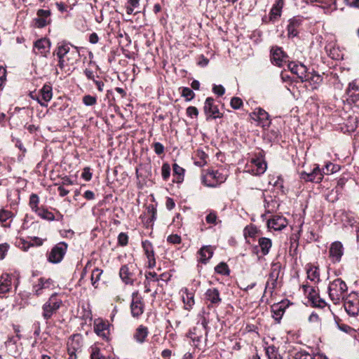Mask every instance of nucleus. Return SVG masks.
<instances>
[{
  "label": "nucleus",
  "instance_id": "1",
  "mask_svg": "<svg viewBox=\"0 0 359 359\" xmlns=\"http://www.w3.org/2000/svg\"><path fill=\"white\" fill-rule=\"evenodd\" d=\"M267 164L264 158L262 151L250 158L245 165V172L253 175H260L265 172Z\"/></svg>",
  "mask_w": 359,
  "mask_h": 359
},
{
  "label": "nucleus",
  "instance_id": "2",
  "mask_svg": "<svg viewBox=\"0 0 359 359\" xmlns=\"http://www.w3.org/2000/svg\"><path fill=\"white\" fill-rule=\"evenodd\" d=\"M346 290L347 286L345 282L340 278H337L329 285V297L334 304H337L344 299V294Z\"/></svg>",
  "mask_w": 359,
  "mask_h": 359
},
{
  "label": "nucleus",
  "instance_id": "3",
  "mask_svg": "<svg viewBox=\"0 0 359 359\" xmlns=\"http://www.w3.org/2000/svg\"><path fill=\"white\" fill-rule=\"evenodd\" d=\"M62 304V299L55 293L52 294L48 301L42 306V316L48 321L57 313Z\"/></svg>",
  "mask_w": 359,
  "mask_h": 359
},
{
  "label": "nucleus",
  "instance_id": "4",
  "mask_svg": "<svg viewBox=\"0 0 359 359\" xmlns=\"http://www.w3.org/2000/svg\"><path fill=\"white\" fill-rule=\"evenodd\" d=\"M226 176L218 172L217 170H209L202 178L203 183L210 187H215L224 182Z\"/></svg>",
  "mask_w": 359,
  "mask_h": 359
},
{
  "label": "nucleus",
  "instance_id": "5",
  "mask_svg": "<svg viewBox=\"0 0 359 359\" xmlns=\"http://www.w3.org/2000/svg\"><path fill=\"white\" fill-rule=\"evenodd\" d=\"M204 334L207 335L204 328H198L196 326L189 331L187 337L190 339V344L192 346L201 349L203 342L206 341V338H204Z\"/></svg>",
  "mask_w": 359,
  "mask_h": 359
},
{
  "label": "nucleus",
  "instance_id": "6",
  "mask_svg": "<svg viewBox=\"0 0 359 359\" xmlns=\"http://www.w3.org/2000/svg\"><path fill=\"white\" fill-rule=\"evenodd\" d=\"M67 244L65 242L57 243L48 255V262L53 264L60 263L67 252Z\"/></svg>",
  "mask_w": 359,
  "mask_h": 359
},
{
  "label": "nucleus",
  "instance_id": "7",
  "mask_svg": "<svg viewBox=\"0 0 359 359\" xmlns=\"http://www.w3.org/2000/svg\"><path fill=\"white\" fill-rule=\"evenodd\" d=\"M251 118L255 121L257 126L263 129L268 128L271 125V119L268 112L264 109L257 107L250 114Z\"/></svg>",
  "mask_w": 359,
  "mask_h": 359
},
{
  "label": "nucleus",
  "instance_id": "8",
  "mask_svg": "<svg viewBox=\"0 0 359 359\" xmlns=\"http://www.w3.org/2000/svg\"><path fill=\"white\" fill-rule=\"evenodd\" d=\"M137 266L133 264L123 265L119 271V276L126 285H133L135 280Z\"/></svg>",
  "mask_w": 359,
  "mask_h": 359
},
{
  "label": "nucleus",
  "instance_id": "9",
  "mask_svg": "<svg viewBox=\"0 0 359 359\" xmlns=\"http://www.w3.org/2000/svg\"><path fill=\"white\" fill-rule=\"evenodd\" d=\"M131 314L135 318L140 316L144 310V304L139 292H134L132 294V302L130 303Z\"/></svg>",
  "mask_w": 359,
  "mask_h": 359
},
{
  "label": "nucleus",
  "instance_id": "10",
  "mask_svg": "<svg viewBox=\"0 0 359 359\" xmlns=\"http://www.w3.org/2000/svg\"><path fill=\"white\" fill-rule=\"evenodd\" d=\"M205 299L208 302V308L217 307L222 301L219 290L216 287H210L205 292Z\"/></svg>",
  "mask_w": 359,
  "mask_h": 359
},
{
  "label": "nucleus",
  "instance_id": "11",
  "mask_svg": "<svg viewBox=\"0 0 359 359\" xmlns=\"http://www.w3.org/2000/svg\"><path fill=\"white\" fill-rule=\"evenodd\" d=\"M51 12L50 10L39 9L36 12V16L33 20L34 26L37 28H43L52 22Z\"/></svg>",
  "mask_w": 359,
  "mask_h": 359
},
{
  "label": "nucleus",
  "instance_id": "12",
  "mask_svg": "<svg viewBox=\"0 0 359 359\" xmlns=\"http://www.w3.org/2000/svg\"><path fill=\"white\" fill-rule=\"evenodd\" d=\"M346 311L350 316H355L359 312V300L356 294H350L344 301Z\"/></svg>",
  "mask_w": 359,
  "mask_h": 359
},
{
  "label": "nucleus",
  "instance_id": "13",
  "mask_svg": "<svg viewBox=\"0 0 359 359\" xmlns=\"http://www.w3.org/2000/svg\"><path fill=\"white\" fill-rule=\"evenodd\" d=\"M50 46L51 43L48 39L42 38L35 41L34 51L36 54L46 57L50 52Z\"/></svg>",
  "mask_w": 359,
  "mask_h": 359
},
{
  "label": "nucleus",
  "instance_id": "14",
  "mask_svg": "<svg viewBox=\"0 0 359 359\" xmlns=\"http://www.w3.org/2000/svg\"><path fill=\"white\" fill-rule=\"evenodd\" d=\"M287 67L290 72L297 75L302 81H304V79H306L308 72L307 67L304 65L302 63H297L295 62H290L287 64Z\"/></svg>",
  "mask_w": 359,
  "mask_h": 359
},
{
  "label": "nucleus",
  "instance_id": "15",
  "mask_svg": "<svg viewBox=\"0 0 359 359\" xmlns=\"http://www.w3.org/2000/svg\"><path fill=\"white\" fill-rule=\"evenodd\" d=\"M204 111L208 118H217L221 117V114L212 97H208L204 104Z\"/></svg>",
  "mask_w": 359,
  "mask_h": 359
},
{
  "label": "nucleus",
  "instance_id": "16",
  "mask_svg": "<svg viewBox=\"0 0 359 359\" xmlns=\"http://www.w3.org/2000/svg\"><path fill=\"white\" fill-rule=\"evenodd\" d=\"M330 257L333 262H339L344 254V247L341 242L335 241L330 245Z\"/></svg>",
  "mask_w": 359,
  "mask_h": 359
},
{
  "label": "nucleus",
  "instance_id": "17",
  "mask_svg": "<svg viewBox=\"0 0 359 359\" xmlns=\"http://www.w3.org/2000/svg\"><path fill=\"white\" fill-rule=\"evenodd\" d=\"M142 245L148 261V267L151 269L156 266V259L154 257V248L151 242L146 240L142 241Z\"/></svg>",
  "mask_w": 359,
  "mask_h": 359
},
{
  "label": "nucleus",
  "instance_id": "18",
  "mask_svg": "<svg viewBox=\"0 0 359 359\" xmlns=\"http://www.w3.org/2000/svg\"><path fill=\"white\" fill-rule=\"evenodd\" d=\"M323 173L318 166L313 168L311 172H303L301 173V178L307 182L319 183L322 181Z\"/></svg>",
  "mask_w": 359,
  "mask_h": 359
},
{
  "label": "nucleus",
  "instance_id": "19",
  "mask_svg": "<svg viewBox=\"0 0 359 359\" xmlns=\"http://www.w3.org/2000/svg\"><path fill=\"white\" fill-rule=\"evenodd\" d=\"M287 225V219L279 215H275L269 219L267 222V226L269 229H273L275 231H281Z\"/></svg>",
  "mask_w": 359,
  "mask_h": 359
},
{
  "label": "nucleus",
  "instance_id": "20",
  "mask_svg": "<svg viewBox=\"0 0 359 359\" xmlns=\"http://www.w3.org/2000/svg\"><path fill=\"white\" fill-rule=\"evenodd\" d=\"M53 282L50 278H41L38 282L33 285V292L36 296H39L43 293L46 289H49L53 286Z\"/></svg>",
  "mask_w": 359,
  "mask_h": 359
},
{
  "label": "nucleus",
  "instance_id": "21",
  "mask_svg": "<svg viewBox=\"0 0 359 359\" xmlns=\"http://www.w3.org/2000/svg\"><path fill=\"white\" fill-rule=\"evenodd\" d=\"M182 300L184 303V309L187 311L192 309L195 304L194 294L184 287L180 290Z\"/></svg>",
  "mask_w": 359,
  "mask_h": 359
},
{
  "label": "nucleus",
  "instance_id": "22",
  "mask_svg": "<svg viewBox=\"0 0 359 359\" xmlns=\"http://www.w3.org/2000/svg\"><path fill=\"white\" fill-rule=\"evenodd\" d=\"M70 44L67 43H62L58 45L57 49L55 50V54L58 58L67 59V57H69L68 54L71 55H74L79 54V52L76 51H70Z\"/></svg>",
  "mask_w": 359,
  "mask_h": 359
},
{
  "label": "nucleus",
  "instance_id": "23",
  "mask_svg": "<svg viewBox=\"0 0 359 359\" xmlns=\"http://www.w3.org/2000/svg\"><path fill=\"white\" fill-rule=\"evenodd\" d=\"M286 56L280 48H273L271 50V62L275 65L281 67L285 62Z\"/></svg>",
  "mask_w": 359,
  "mask_h": 359
},
{
  "label": "nucleus",
  "instance_id": "24",
  "mask_svg": "<svg viewBox=\"0 0 359 359\" xmlns=\"http://www.w3.org/2000/svg\"><path fill=\"white\" fill-rule=\"evenodd\" d=\"M159 278L155 272H148L145 273L144 292L149 293L151 290L154 285L158 282Z\"/></svg>",
  "mask_w": 359,
  "mask_h": 359
},
{
  "label": "nucleus",
  "instance_id": "25",
  "mask_svg": "<svg viewBox=\"0 0 359 359\" xmlns=\"http://www.w3.org/2000/svg\"><path fill=\"white\" fill-rule=\"evenodd\" d=\"M108 327H109L108 323H107L102 320H97L95 322V325H94L95 332L98 336H100L104 339L107 338L108 334L109 333Z\"/></svg>",
  "mask_w": 359,
  "mask_h": 359
},
{
  "label": "nucleus",
  "instance_id": "26",
  "mask_svg": "<svg viewBox=\"0 0 359 359\" xmlns=\"http://www.w3.org/2000/svg\"><path fill=\"white\" fill-rule=\"evenodd\" d=\"M213 250H214L211 245H205L202 247L198 252V261L206 264L208 261L212 257Z\"/></svg>",
  "mask_w": 359,
  "mask_h": 359
},
{
  "label": "nucleus",
  "instance_id": "27",
  "mask_svg": "<svg viewBox=\"0 0 359 359\" xmlns=\"http://www.w3.org/2000/svg\"><path fill=\"white\" fill-rule=\"evenodd\" d=\"M302 24V20L299 18H293L289 22L287 25V32L289 37H294L298 34V28Z\"/></svg>",
  "mask_w": 359,
  "mask_h": 359
},
{
  "label": "nucleus",
  "instance_id": "28",
  "mask_svg": "<svg viewBox=\"0 0 359 359\" xmlns=\"http://www.w3.org/2000/svg\"><path fill=\"white\" fill-rule=\"evenodd\" d=\"M16 343L17 339L14 337H10L5 343L8 353L14 357H17L20 353Z\"/></svg>",
  "mask_w": 359,
  "mask_h": 359
},
{
  "label": "nucleus",
  "instance_id": "29",
  "mask_svg": "<svg viewBox=\"0 0 359 359\" xmlns=\"http://www.w3.org/2000/svg\"><path fill=\"white\" fill-rule=\"evenodd\" d=\"M11 276L5 273L0 277V294H5L11 289Z\"/></svg>",
  "mask_w": 359,
  "mask_h": 359
},
{
  "label": "nucleus",
  "instance_id": "30",
  "mask_svg": "<svg viewBox=\"0 0 359 359\" xmlns=\"http://www.w3.org/2000/svg\"><path fill=\"white\" fill-rule=\"evenodd\" d=\"M148 334V328L144 325H140L137 328L133 337L137 342L142 344L145 341V339L147 337Z\"/></svg>",
  "mask_w": 359,
  "mask_h": 359
},
{
  "label": "nucleus",
  "instance_id": "31",
  "mask_svg": "<svg viewBox=\"0 0 359 359\" xmlns=\"http://www.w3.org/2000/svg\"><path fill=\"white\" fill-rule=\"evenodd\" d=\"M307 278L314 283H318L320 279L319 269L313 265H308L306 267Z\"/></svg>",
  "mask_w": 359,
  "mask_h": 359
},
{
  "label": "nucleus",
  "instance_id": "32",
  "mask_svg": "<svg viewBox=\"0 0 359 359\" xmlns=\"http://www.w3.org/2000/svg\"><path fill=\"white\" fill-rule=\"evenodd\" d=\"M258 245L260 248L262 255L265 256L269 253V251L272 247V241L269 238L262 237L258 240Z\"/></svg>",
  "mask_w": 359,
  "mask_h": 359
},
{
  "label": "nucleus",
  "instance_id": "33",
  "mask_svg": "<svg viewBox=\"0 0 359 359\" xmlns=\"http://www.w3.org/2000/svg\"><path fill=\"white\" fill-rule=\"evenodd\" d=\"M323 81L322 76L313 73H307L306 79H304V81L309 82L310 85L312 86L313 89H316L319 87L320 84Z\"/></svg>",
  "mask_w": 359,
  "mask_h": 359
},
{
  "label": "nucleus",
  "instance_id": "34",
  "mask_svg": "<svg viewBox=\"0 0 359 359\" xmlns=\"http://www.w3.org/2000/svg\"><path fill=\"white\" fill-rule=\"evenodd\" d=\"M283 6V0H276L270 11V20H276L281 15V10Z\"/></svg>",
  "mask_w": 359,
  "mask_h": 359
},
{
  "label": "nucleus",
  "instance_id": "35",
  "mask_svg": "<svg viewBox=\"0 0 359 359\" xmlns=\"http://www.w3.org/2000/svg\"><path fill=\"white\" fill-rule=\"evenodd\" d=\"M302 289L304 294L311 302L313 300L317 299L319 294L316 287L305 284L302 285Z\"/></svg>",
  "mask_w": 359,
  "mask_h": 359
},
{
  "label": "nucleus",
  "instance_id": "36",
  "mask_svg": "<svg viewBox=\"0 0 359 359\" xmlns=\"http://www.w3.org/2000/svg\"><path fill=\"white\" fill-rule=\"evenodd\" d=\"M278 275V273H275V271H272L270 273L269 277L266 283L265 292H266V290H269L271 292V293H272L273 290L276 286Z\"/></svg>",
  "mask_w": 359,
  "mask_h": 359
},
{
  "label": "nucleus",
  "instance_id": "37",
  "mask_svg": "<svg viewBox=\"0 0 359 359\" xmlns=\"http://www.w3.org/2000/svg\"><path fill=\"white\" fill-rule=\"evenodd\" d=\"M41 99L45 102H49L53 97L52 87L49 84H45L40 90Z\"/></svg>",
  "mask_w": 359,
  "mask_h": 359
},
{
  "label": "nucleus",
  "instance_id": "38",
  "mask_svg": "<svg viewBox=\"0 0 359 359\" xmlns=\"http://www.w3.org/2000/svg\"><path fill=\"white\" fill-rule=\"evenodd\" d=\"M196 157L198 158L194 161V164L199 167H203L207 163V154L202 150L198 149L196 151Z\"/></svg>",
  "mask_w": 359,
  "mask_h": 359
},
{
  "label": "nucleus",
  "instance_id": "39",
  "mask_svg": "<svg viewBox=\"0 0 359 359\" xmlns=\"http://www.w3.org/2000/svg\"><path fill=\"white\" fill-rule=\"evenodd\" d=\"M36 214L43 219H46L48 221H53L55 219V217L53 212L48 211L46 209H40Z\"/></svg>",
  "mask_w": 359,
  "mask_h": 359
},
{
  "label": "nucleus",
  "instance_id": "40",
  "mask_svg": "<svg viewBox=\"0 0 359 359\" xmlns=\"http://www.w3.org/2000/svg\"><path fill=\"white\" fill-rule=\"evenodd\" d=\"M359 90V81L354 80L349 83L348 88L346 90V93L349 97H353L354 93Z\"/></svg>",
  "mask_w": 359,
  "mask_h": 359
},
{
  "label": "nucleus",
  "instance_id": "41",
  "mask_svg": "<svg viewBox=\"0 0 359 359\" xmlns=\"http://www.w3.org/2000/svg\"><path fill=\"white\" fill-rule=\"evenodd\" d=\"M39 203V196L35 194H32L29 198V206L32 211L35 212L36 213L41 209L38 208Z\"/></svg>",
  "mask_w": 359,
  "mask_h": 359
},
{
  "label": "nucleus",
  "instance_id": "42",
  "mask_svg": "<svg viewBox=\"0 0 359 359\" xmlns=\"http://www.w3.org/2000/svg\"><path fill=\"white\" fill-rule=\"evenodd\" d=\"M126 13L131 15L134 13V10L140 6V0H127Z\"/></svg>",
  "mask_w": 359,
  "mask_h": 359
},
{
  "label": "nucleus",
  "instance_id": "43",
  "mask_svg": "<svg viewBox=\"0 0 359 359\" xmlns=\"http://www.w3.org/2000/svg\"><path fill=\"white\" fill-rule=\"evenodd\" d=\"M102 273V270L95 268L93 270L92 274H91V283L95 287H97V285H95L100 279V276Z\"/></svg>",
  "mask_w": 359,
  "mask_h": 359
},
{
  "label": "nucleus",
  "instance_id": "44",
  "mask_svg": "<svg viewBox=\"0 0 359 359\" xmlns=\"http://www.w3.org/2000/svg\"><path fill=\"white\" fill-rule=\"evenodd\" d=\"M216 273L222 275H229V269L228 265L224 262H221L215 268Z\"/></svg>",
  "mask_w": 359,
  "mask_h": 359
},
{
  "label": "nucleus",
  "instance_id": "45",
  "mask_svg": "<svg viewBox=\"0 0 359 359\" xmlns=\"http://www.w3.org/2000/svg\"><path fill=\"white\" fill-rule=\"evenodd\" d=\"M339 170L338 165L333 164L332 163H327L325 167L323 168L322 172L325 175H329L330 173H334Z\"/></svg>",
  "mask_w": 359,
  "mask_h": 359
},
{
  "label": "nucleus",
  "instance_id": "46",
  "mask_svg": "<svg viewBox=\"0 0 359 359\" xmlns=\"http://www.w3.org/2000/svg\"><path fill=\"white\" fill-rule=\"evenodd\" d=\"M147 215L148 217L147 222H153L156 219V210L154 205H151L147 208Z\"/></svg>",
  "mask_w": 359,
  "mask_h": 359
},
{
  "label": "nucleus",
  "instance_id": "47",
  "mask_svg": "<svg viewBox=\"0 0 359 359\" xmlns=\"http://www.w3.org/2000/svg\"><path fill=\"white\" fill-rule=\"evenodd\" d=\"M172 167L174 175H177V182H181L184 177V169L177 163H174Z\"/></svg>",
  "mask_w": 359,
  "mask_h": 359
},
{
  "label": "nucleus",
  "instance_id": "48",
  "mask_svg": "<svg viewBox=\"0 0 359 359\" xmlns=\"http://www.w3.org/2000/svg\"><path fill=\"white\" fill-rule=\"evenodd\" d=\"M194 93L193 90L187 87H184L182 90V96L185 97L187 101H190L194 97Z\"/></svg>",
  "mask_w": 359,
  "mask_h": 359
},
{
  "label": "nucleus",
  "instance_id": "49",
  "mask_svg": "<svg viewBox=\"0 0 359 359\" xmlns=\"http://www.w3.org/2000/svg\"><path fill=\"white\" fill-rule=\"evenodd\" d=\"M83 102L86 106H93L96 104L97 98L95 96L86 95L83 97Z\"/></svg>",
  "mask_w": 359,
  "mask_h": 359
},
{
  "label": "nucleus",
  "instance_id": "50",
  "mask_svg": "<svg viewBox=\"0 0 359 359\" xmlns=\"http://www.w3.org/2000/svg\"><path fill=\"white\" fill-rule=\"evenodd\" d=\"M257 233V229L254 226H248L244 229V236L245 237H255Z\"/></svg>",
  "mask_w": 359,
  "mask_h": 359
},
{
  "label": "nucleus",
  "instance_id": "51",
  "mask_svg": "<svg viewBox=\"0 0 359 359\" xmlns=\"http://www.w3.org/2000/svg\"><path fill=\"white\" fill-rule=\"evenodd\" d=\"M161 175L164 180H167L170 175V167L168 163H163L161 168Z\"/></svg>",
  "mask_w": 359,
  "mask_h": 359
},
{
  "label": "nucleus",
  "instance_id": "52",
  "mask_svg": "<svg viewBox=\"0 0 359 359\" xmlns=\"http://www.w3.org/2000/svg\"><path fill=\"white\" fill-rule=\"evenodd\" d=\"M205 221L209 224L216 225L217 223V214L213 211L210 212L205 217Z\"/></svg>",
  "mask_w": 359,
  "mask_h": 359
},
{
  "label": "nucleus",
  "instance_id": "53",
  "mask_svg": "<svg viewBox=\"0 0 359 359\" xmlns=\"http://www.w3.org/2000/svg\"><path fill=\"white\" fill-rule=\"evenodd\" d=\"M266 353L269 359H271L280 355L278 353L276 348L273 346H270L266 348Z\"/></svg>",
  "mask_w": 359,
  "mask_h": 359
},
{
  "label": "nucleus",
  "instance_id": "54",
  "mask_svg": "<svg viewBox=\"0 0 359 359\" xmlns=\"http://www.w3.org/2000/svg\"><path fill=\"white\" fill-rule=\"evenodd\" d=\"M337 327L339 328V330H340L341 331H342L345 333H348L349 334H353L355 332V330L354 329H353L352 327H351L350 326H348L346 324L337 323Z\"/></svg>",
  "mask_w": 359,
  "mask_h": 359
},
{
  "label": "nucleus",
  "instance_id": "55",
  "mask_svg": "<svg viewBox=\"0 0 359 359\" xmlns=\"http://www.w3.org/2000/svg\"><path fill=\"white\" fill-rule=\"evenodd\" d=\"M13 214L11 212L6 210H0V222H6L9 218L12 217Z\"/></svg>",
  "mask_w": 359,
  "mask_h": 359
},
{
  "label": "nucleus",
  "instance_id": "56",
  "mask_svg": "<svg viewBox=\"0 0 359 359\" xmlns=\"http://www.w3.org/2000/svg\"><path fill=\"white\" fill-rule=\"evenodd\" d=\"M242 104V100L238 97H233L231 100V106L235 109H239Z\"/></svg>",
  "mask_w": 359,
  "mask_h": 359
},
{
  "label": "nucleus",
  "instance_id": "57",
  "mask_svg": "<svg viewBox=\"0 0 359 359\" xmlns=\"http://www.w3.org/2000/svg\"><path fill=\"white\" fill-rule=\"evenodd\" d=\"M181 241V237L177 234H172L167 238V241L172 244H180Z\"/></svg>",
  "mask_w": 359,
  "mask_h": 359
},
{
  "label": "nucleus",
  "instance_id": "58",
  "mask_svg": "<svg viewBox=\"0 0 359 359\" xmlns=\"http://www.w3.org/2000/svg\"><path fill=\"white\" fill-rule=\"evenodd\" d=\"M6 79V70L4 67L0 66V89H1L2 87L4 86V85L5 84Z\"/></svg>",
  "mask_w": 359,
  "mask_h": 359
},
{
  "label": "nucleus",
  "instance_id": "59",
  "mask_svg": "<svg viewBox=\"0 0 359 359\" xmlns=\"http://www.w3.org/2000/svg\"><path fill=\"white\" fill-rule=\"evenodd\" d=\"M118 242L122 246L126 245L128 244V235L126 233H119V235L118 236Z\"/></svg>",
  "mask_w": 359,
  "mask_h": 359
},
{
  "label": "nucleus",
  "instance_id": "60",
  "mask_svg": "<svg viewBox=\"0 0 359 359\" xmlns=\"http://www.w3.org/2000/svg\"><path fill=\"white\" fill-rule=\"evenodd\" d=\"M187 114L191 118H196L198 114V111L196 107L191 106L187 109Z\"/></svg>",
  "mask_w": 359,
  "mask_h": 359
},
{
  "label": "nucleus",
  "instance_id": "61",
  "mask_svg": "<svg viewBox=\"0 0 359 359\" xmlns=\"http://www.w3.org/2000/svg\"><path fill=\"white\" fill-rule=\"evenodd\" d=\"M90 358L91 359H105V357L100 353V351L97 348H93Z\"/></svg>",
  "mask_w": 359,
  "mask_h": 359
},
{
  "label": "nucleus",
  "instance_id": "62",
  "mask_svg": "<svg viewBox=\"0 0 359 359\" xmlns=\"http://www.w3.org/2000/svg\"><path fill=\"white\" fill-rule=\"evenodd\" d=\"M212 91L219 96H222L224 94L225 89L222 85H214Z\"/></svg>",
  "mask_w": 359,
  "mask_h": 359
},
{
  "label": "nucleus",
  "instance_id": "63",
  "mask_svg": "<svg viewBox=\"0 0 359 359\" xmlns=\"http://www.w3.org/2000/svg\"><path fill=\"white\" fill-rule=\"evenodd\" d=\"M9 248V245L7 243H3L0 245V260L3 259Z\"/></svg>",
  "mask_w": 359,
  "mask_h": 359
},
{
  "label": "nucleus",
  "instance_id": "64",
  "mask_svg": "<svg viewBox=\"0 0 359 359\" xmlns=\"http://www.w3.org/2000/svg\"><path fill=\"white\" fill-rule=\"evenodd\" d=\"M81 177L86 181H89L91 180L92 173L90 172V170L89 168H85L82 172Z\"/></svg>",
  "mask_w": 359,
  "mask_h": 359
}]
</instances>
